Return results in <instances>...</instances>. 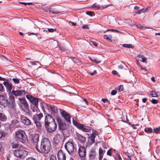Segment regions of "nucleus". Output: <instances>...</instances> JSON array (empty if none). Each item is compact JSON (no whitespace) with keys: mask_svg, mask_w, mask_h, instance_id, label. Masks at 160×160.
I'll use <instances>...</instances> for the list:
<instances>
[{"mask_svg":"<svg viewBox=\"0 0 160 160\" xmlns=\"http://www.w3.org/2000/svg\"><path fill=\"white\" fill-rule=\"evenodd\" d=\"M26 97L31 103L34 105L36 107L38 108V98L34 97L32 95L30 94L27 95Z\"/></svg>","mask_w":160,"mask_h":160,"instance_id":"6e6552de","label":"nucleus"},{"mask_svg":"<svg viewBox=\"0 0 160 160\" xmlns=\"http://www.w3.org/2000/svg\"><path fill=\"white\" fill-rule=\"evenodd\" d=\"M73 123L79 129H81L83 131L87 132L88 131V129L87 128L86 126H85L83 125L79 124L77 122H74Z\"/></svg>","mask_w":160,"mask_h":160,"instance_id":"4468645a","label":"nucleus"},{"mask_svg":"<svg viewBox=\"0 0 160 160\" xmlns=\"http://www.w3.org/2000/svg\"><path fill=\"white\" fill-rule=\"evenodd\" d=\"M21 122L23 124L29 126L31 124V122L30 120L24 115H21L20 117Z\"/></svg>","mask_w":160,"mask_h":160,"instance_id":"9d476101","label":"nucleus"},{"mask_svg":"<svg viewBox=\"0 0 160 160\" xmlns=\"http://www.w3.org/2000/svg\"><path fill=\"white\" fill-rule=\"evenodd\" d=\"M97 132L95 131H93L91 137L95 138L97 134Z\"/></svg>","mask_w":160,"mask_h":160,"instance_id":"de8ad7c7","label":"nucleus"},{"mask_svg":"<svg viewBox=\"0 0 160 160\" xmlns=\"http://www.w3.org/2000/svg\"><path fill=\"white\" fill-rule=\"evenodd\" d=\"M90 59L93 62L97 63H99L101 62V61L98 59L97 60L96 59H92L91 58H90Z\"/></svg>","mask_w":160,"mask_h":160,"instance_id":"f704fd0d","label":"nucleus"},{"mask_svg":"<svg viewBox=\"0 0 160 160\" xmlns=\"http://www.w3.org/2000/svg\"><path fill=\"white\" fill-rule=\"evenodd\" d=\"M48 31L49 32H54V31H56V29H55L49 28V29H48Z\"/></svg>","mask_w":160,"mask_h":160,"instance_id":"c03bdc74","label":"nucleus"},{"mask_svg":"<svg viewBox=\"0 0 160 160\" xmlns=\"http://www.w3.org/2000/svg\"><path fill=\"white\" fill-rule=\"evenodd\" d=\"M91 42L95 46H97V44L96 42V41L94 40L91 41Z\"/></svg>","mask_w":160,"mask_h":160,"instance_id":"09e8293b","label":"nucleus"},{"mask_svg":"<svg viewBox=\"0 0 160 160\" xmlns=\"http://www.w3.org/2000/svg\"><path fill=\"white\" fill-rule=\"evenodd\" d=\"M39 136L38 134H36L32 137V142L37 143L39 140Z\"/></svg>","mask_w":160,"mask_h":160,"instance_id":"6ab92c4d","label":"nucleus"},{"mask_svg":"<svg viewBox=\"0 0 160 160\" xmlns=\"http://www.w3.org/2000/svg\"><path fill=\"white\" fill-rule=\"evenodd\" d=\"M141 12H142V11H141V10L140 11L139 10V11H138V12H135V14L134 15V16L136 14H141Z\"/></svg>","mask_w":160,"mask_h":160,"instance_id":"13d9d810","label":"nucleus"},{"mask_svg":"<svg viewBox=\"0 0 160 160\" xmlns=\"http://www.w3.org/2000/svg\"><path fill=\"white\" fill-rule=\"evenodd\" d=\"M50 160H57L56 156L54 155H51Z\"/></svg>","mask_w":160,"mask_h":160,"instance_id":"4c0bfd02","label":"nucleus"},{"mask_svg":"<svg viewBox=\"0 0 160 160\" xmlns=\"http://www.w3.org/2000/svg\"><path fill=\"white\" fill-rule=\"evenodd\" d=\"M57 124L55 121L51 122L45 125V127L47 130L49 132H52L54 131L57 128Z\"/></svg>","mask_w":160,"mask_h":160,"instance_id":"0eeeda50","label":"nucleus"},{"mask_svg":"<svg viewBox=\"0 0 160 160\" xmlns=\"http://www.w3.org/2000/svg\"><path fill=\"white\" fill-rule=\"evenodd\" d=\"M105 151L102 149L100 148L99 150V160H102L103 155L104 153L105 152Z\"/></svg>","mask_w":160,"mask_h":160,"instance_id":"412c9836","label":"nucleus"},{"mask_svg":"<svg viewBox=\"0 0 160 160\" xmlns=\"http://www.w3.org/2000/svg\"><path fill=\"white\" fill-rule=\"evenodd\" d=\"M82 28L83 29H89L88 26L87 25H83L82 26Z\"/></svg>","mask_w":160,"mask_h":160,"instance_id":"5fc2aeb1","label":"nucleus"},{"mask_svg":"<svg viewBox=\"0 0 160 160\" xmlns=\"http://www.w3.org/2000/svg\"><path fill=\"white\" fill-rule=\"evenodd\" d=\"M151 102L153 104H156L158 102V100L153 99L151 100Z\"/></svg>","mask_w":160,"mask_h":160,"instance_id":"a19ab883","label":"nucleus"},{"mask_svg":"<svg viewBox=\"0 0 160 160\" xmlns=\"http://www.w3.org/2000/svg\"><path fill=\"white\" fill-rule=\"evenodd\" d=\"M107 31H112L114 32H119L118 30H116V29H108L107 30Z\"/></svg>","mask_w":160,"mask_h":160,"instance_id":"4d7b16f0","label":"nucleus"},{"mask_svg":"<svg viewBox=\"0 0 160 160\" xmlns=\"http://www.w3.org/2000/svg\"><path fill=\"white\" fill-rule=\"evenodd\" d=\"M12 124L15 128H18L20 127V122L16 119L12 120Z\"/></svg>","mask_w":160,"mask_h":160,"instance_id":"aec40b11","label":"nucleus"},{"mask_svg":"<svg viewBox=\"0 0 160 160\" xmlns=\"http://www.w3.org/2000/svg\"><path fill=\"white\" fill-rule=\"evenodd\" d=\"M20 3L22 4H24L25 5H32V4H33L32 2L26 3V2H20Z\"/></svg>","mask_w":160,"mask_h":160,"instance_id":"8fccbe9b","label":"nucleus"},{"mask_svg":"<svg viewBox=\"0 0 160 160\" xmlns=\"http://www.w3.org/2000/svg\"><path fill=\"white\" fill-rule=\"evenodd\" d=\"M26 160H36L35 159H34L32 157H29L27 158Z\"/></svg>","mask_w":160,"mask_h":160,"instance_id":"bf43d9fd","label":"nucleus"},{"mask_svg":"<svg viewBox=\"0 0 160 160\" xmlns=\"http://www.w3.org/2000/svg\"><path fill=\"white\" fill-rule=\"evenodd\" d=\"M103 37L105 39H107L109 41L112 42L111 39L109 38L106 35H104Z\"/></svg>","mask_w":160,"mask_h":160,"instance_id":"37998d69","label":"nucleus"},{"mask_svg":"<svg viewBox=\"0 0 160 160\" xmlns=\"http://www.w3.org/2000/svg\"><path fill=\"white\" fill-rule=\"evenodd\" d=\"M117 92V91L116 90H113L112 91L111 94L112 95H114L116 94Z\"/></svg>","mask_w":160,"mask_h":160,"instance_id":"3c124183","label":"nucleus"},{"mask_svg":"<svg viewBox=\"0 0 160 160\" xmlns=\"http://www.w3.org/2000/svg\"><path fill=\"white\" fill-rule=\"evenodd\" d=\"M123 86L122 85H120L118 87V90L119 92H121L123 90Z\"/></svg>","mask_w":160,"mask_h":160,"instance_id":"a18cd8bd","label":"nucleus"},{"mask_svg":"<svg viewBox=\"0 0 160 160\" xmlns=\"http://www.w3.org/2000/svg\"><path fill=\"white\" fill-rule=\"evenodd\" d=\"M3 90V87L1 84H0V92L2 91Z\"/></svg>","mask_w":160,"mask_h":160,"instance_id":"603ef678","label":"nucleus"},{"mask_svg":"<svg viewBox=\"0 0 160 160\" xmlns=\"http://www.w3.org/2000/svg\"><path fill=\"white\" fill-rule=\"evenodd\" d=\"M140 67L142 70H144L146 71H147V70L146 68H143L141 65H140Z\"/></svg>","mask_w":160,"mask_h":160,"instance_id":"680f3d73","label":"nucleus"},{"mask_svg":"<svg viewBox=\"0 0 160 160\" xmlns=\"http://www.w3.org/2000/svg\"><path fill=\"white\" fill-rule=\"evenodd\" d=\"M12 93L16 96H19L22 95L24 94V90H12Z\"/></svg>","mask_w":160,"mask_h":160,"instance_id":"dca6fc26","label":"nucleus"},{"mask_svg":"<svg viewBox=\"0 0 160 160\" xmlns=\"http://www.w3.org/2000/svg\"><path fill=\"white\" fill-rule=\"evenodd\" d=\"M151 80L152 81H153L154 82H155V81H156L155 79L153 77H152L151 78Z\"/></svg>","mask_w":160,"mask_h":160,"instance_id":"774afa93","label":"nucleus"},{"mask_svg":"<svg viewBox=\"0 0 160 160\" xmlns=\"http://www.w3.org/2000/svg\"><path fill=\"white\" fill-rule=\"evenodd\" d=\"M4 137V135L3 134V132L2 130H0V139L3 136Z\"/></svg>","mask_w":160,"mask_h":160,"instance_id":"49530a36","label":"nucleus"},{"mask_svg":"<svg viewBox=\"0 0 160 160\" xmlns=\"http://www.w3.org/2000/svg\"><path fill=\"white\" fill-rule=\"evenodd\" d=\"M70 22L72 24L73 26H76V23H75L74 22H72L71 21H70Z\"/></svg>","mask_w":160,"mask_h":160,"instance_id":"69168bd1","label":"nucleus"},{"mask_svg":"<svg viewBox=\"0 0 160 160\" xmlns=\"http://www.w3.org/2000/svg\"><path fill=\"white\" fill-rule=\"evenodd\" d=\"M96 152L95 151L92 150H91L90 152L89 157L91 159H93L96 157Z\"/></svg>","mask_w":160,"mask_h":160,"instance_id":"4be33fe9","label":"nucleus"},{"mask_svg":"<svg viewBox=\"0 0 160 160\" xmlns=\"http://www.w3.org/2000/svg\"><path fill=\"white\" fill-rule=\"evenodd\" d=\"M65 148L69 154L73 153L74 152L75 147L73 143L71 142H68L65 144Z\"/></svg>","mask_w":160,"mask_h":160,"instance_id":"423d86ee","label":"nucleus"},{"mask_svg":"<svg viewBox=\"0 0 160 160\" xmlns=\"http://www.w3.org/2000/svg\"><path fill=\"white\" fill-rule=\"evenodd\" d=\"M83 101L85 102L86 104L87 105H88V102L86 99H85V98L84 99Z\"/></svg>","mask_w":160,"mask_h":160,"instance_id":"338daca9","label":"nucleus"},{"mask_svg":"<svg viewBox=\"0 0 160 160\" xmlns=\"http://www.w3.org/2000/svg\"><path fill=\"white\" fill-rule=\"evenodd\" d=\"M95 138L93 137H90L89 138V141L90 142V144H92L94 142Z\"/></svg>","mask_w":160,"mask_h":160,"instance_id":"2f4dec72","label":"nucleus"},{"mask_svg":"<svg viewBox=\"0 0 160 160\" xmlns=\"http://www.w3.org/2000/svg\"><path fill=\"white\" fill-rule=\"evenodd\" d=\"M62 114L67 121L68 122H71V117L68 113H67L65 111H63L62 112Z\"/></svg>","mask_w":160,"mask_h":160,"instance_id":"f3484780","label":"nucleus"},{"mask_svg":"<svg viewBox=\"0 0 160 160\" xmlns=\"http://www.w3.org/2000/svg\"><path fill=\"white\" fill-rule=\"evenodd\" d=\"M16 136L18 140L22 142H24L27 139L25 132L22 130H19L16 133Z\"/></svg>","mask_w":160,"mask_h":160,"instance_id":"f03ea898","label":"nucleus"},{"mask_svg":"<svg viewBox=\"0 0 160 160\" xmlns=\"http://www.w3.org/2000/svg\"><path fill=\"white\" fill-rule=\"evenodd\" d=\"M48 10L50 12L53 14H58V13H59V12H60L58 11H56V10H51V8H49L46 9H45V11L46 12H47Z\"/></svg>","mask_w":160,"mask_h":160,"instance_id":"a878e982","label":"nucleus"},{"mask_svg":"<svg viewBox=\"0 0 160 160\" xmlns=\"http://www.w3.org/2000/svg\"><path fill=\"white\" fill-rule=\"evenodd\" d=\"M150 8H147L145 9H142L141 10V11H142V13H145L148 12V11L149 9Z\"/></svg>","mask_w":160,"mask_h":160,"instance_id":"e433bc0d","label":"nucleus"},{"mask_svg":"<svg viewBox=\"0 0 160 160\" xmlns=\"http://www.w3.org/2000/svg\"><path fill=\"white\" fill-rule=\"evenodd\" d=\"M112 149H109L107 151V154L109 156H111L112 154Z\"/></svg>","mask_w":160,"mask_h":160,"instance_id":"ea45409f","label":"nucleus"},{"mask_svg":"<svg viewBox=\"0 0 160 160\" xmlns=\"http://www.w3.org/2000/svg\"><path fill=\"white\" fill-rule=\"evenodd\" d=\"M92 7L95 9H99L101 8V7L99 5L96 4H94Z\"/></svg>","mask_w":160,"mask_h":160,"instance_id":"c9c22d12","label":"nucleus"},{"mask_svg":"<svg viewBox=\"0 0 160 160\" xmlns=\"http://www.w3.org/2000/svg\"><path fill=\"white\" fill-rule=\"evenodd\" d=\"M59 126L60 129L61 130H65L66 128V126L65 125L63 124L62 123H59Z\"/></svg>","mask_w":160,"mask_h":160,"instance_id":"bb28decb","label":"nucleus"},{"mask_svg":"<svg viewBox=\"0 0 160 160\" xmlns=\"http://www.w3.org/2000/svg\"><path fill=\"white\" fill-rule=\"evenodd\" d=\"M61 139V137L59 133H57L55 135L53 138V140L55 143H58L60 141Z\"/></svg>","mask_w":160,"mask_h":160,"instance_id":"a211bd4d","label":"nucleus"},{"mask_svg":"<svg viewBox=\"0 0 160 160\" xmlns=\"http://www.w3.org/2000/svg\"><path fill=\"white\" fill-rule=\"evenodd\" d=\"M54 121H55L54 119L50 114H47L46 115L45 120V125Z\"/></svg>","mask_w":160,"mask_h":160,"instance_id":"f8f14e48","label":"nucleus"},{"mask_svg":"<svg viewBox=\"0 0 160 160\" xmlns=\"http://www.w3.org/2000/svg\"><path fill=\"white\" fill-rule=\"evenodd\" d=\"M123 47L127 48H133L134 46L131 44H123L122 45Z\"/></svg>","mask_w":160,"mask_h":160,"instance_id":"c85d7f7f","label":"nucleus"},{"mask_svg":"<svg viewBox=\"0 0 160 160\" xmlns=\"http://www.w3.org/2000/svg\"><path fill=\"white\" fill-rule=\"evenodd\" d=\"M147 100V99L146 98H144L142 99V101L143 102H145Z\"/></svg>","mask_w":160,"mask_h":160,"instance_id":"0e129e2a","label":"nucleus"},{"mask_svg":"<svg viewBox=\"0 0 160 160\" xmlns=\"http://www.w3.org/2000/svg\"><path fill=\"white\" fill-rule=\"evenodd\" d=\"M19 106L21 109L26 113H29L28 105L26 100L23 98H19Z\"/></svg>","mask_w":160,"mask_h":160,"instance_id":"20e7f679","label":"nucleus"},{"mask_svg":"<svg viewBox=\"0 0 160 160\" xmlns=\"http://www.w3.org/2000/svg\"><path fill=\"white\" fill-rule=\"evenodd\" d=\"M12 80L13 81L16 83L18 84L19 83V79L18 78H13Z\"/></svg>","mask_w":160,"mask_h":160,"instance_id":"58836bf2","label":"nucleus"},{"mask_svg":"<svg viewBox=\"0 0 160 160\" xmlns=\"http://www.w3.org/2000/svg\"><path fill=\"white\" fill-rule=\"evenodd\" d=\"M78 139L80 140L82 142H84L86 141V138L82 136L81 135L78 134L77 135Z\"/></svg>","mask_w":160,"mask_h":160,"instance_id":"b1692460","label":"nucleus"},{"mask_svg":"<svg viewBox=\"0 0 160 160\" xmlns=\"http://www.w3.org/2000/svg\"><path fill=\"white\" fill-rule=\"evenodd\" d=\"M112 73L114 75H116L117 74V72L115 70L113 71L112 72Z\"/></svg>","mask_w":160,"mask_h":160,"instance_id":"e2e57ef3","label":"nucleus"},{"mask_svg":"<svg viewBox=\"0 0 160 160\" xmlns=\"http://www.w3.org/2000/svg\"><path fill=\"white\" fill-rule=\"evenodd\" d=\"M93 13V12L92 11H87L86 12V14L90 16H92Z\"/></svg>","mask_w":160,"mask_h":160,"instance_id":"79ce46f5","label":"nucleus"},{"mask_svg":"<svg viewBox=\"0 0 160 160\" xmlns=\"http://www.w3.org/2000/svg\"><path fill=\"white\" fill-rule=\"evenodd\" d=\"M12 148H18L20 147L19 145L17 143H12Z\"/></svg>","mask_w":160,"mask_h":160,"instance_id":"c756f323","label":"nucleus"},{"mask_svg":"<svg viewBox=\"0 0 160 160\" xmlns=\"http://www.w3.org/2000/svg\"><path fill=\"white\" fill-rule=\"evenodd\" d=\"M37 61H30V63L32 65H35L36 64V63H37Z\"/></svg>","mask_w":160,"mask_h":160,"instance_id":"864d4df0","label":"nucleus"},{"mask_svg":"<svg viewBox=\"0 0 160 160\" xmlns=\"http://www.w3.org/2000/svg\"><path fill=\"white\" fill-rule=\"evenodd\" d=\"M57 156L58 160H66L65 153L62 150H59L58 152Z\"/></svg>","mask_w":160,"mask_h":160,"instance_id":"9b49d317","label":"nucleus"},{"mask_svg":"<svg viewBox=\"0 0 160 160\" xmlns=\"http://www.w3.org/2000/svg\"><path fill=\"white\" fill-rule=\"evenodd\" d=\"M43 117V115L42 113H40L39 114H36L33 115L32 117V120L34 121L36 126L38 128H40L41 127L40 121Z\"/></svg>","mask_w":160,"mask_h":160,"instance_id":"7ed1b4c3","label":"nucleus"},{"mask_svg":"<svg viewBox=\"0 0 160 160\" xmlns=\"http://www.w3.org/2000/svg\"><path fill=\"white\" fill-rule=\"evenodd\" d=\"M97 73L96 70H95L93 72H90L89 74L91 75H93Z\"/></svg>","mask_w":160,"mask_h":160,"instance_id":"6e6d98bb","label":"nucleus"},{"mask_svg":"<svg viewBox=\"0 0 160 160\" xmlns=\"http://www.w3.org/2000/svg\"><path fill=\"white\" fill-rule=\"evenodd\" d=\"M136 26L138 28L140 29H145L147 28L146 27L140 25H136Z\"/></svg>","mask_w":160,"mask_h":160,"instance_id":"7c9ffc66","label":"nucleus"},{"mask_svg":"<svg viewBox=\"0 0 160 160\" xmlns=\"http://www.w3.org/2000/svg\"><path fill=\"white\" fill-rule=\"evenodd\" d=\"M0 104L4 107H7L8 105V101L4 96H0Z\"/></svg>","mask_w":160,"mask_h":160,"instance_id":"ddd939ff","label":"nucleus"},{"mask_svg":"<svg viewBox=\"0 0 160 160\" xmlns=\"http://www.w3.org/2000/svg\"><path fill=\"white\" fill-rule=\"evenodd\" d=\"M78 154L80 157L83 158L86 154V148L84 146H80L78 150Z\"/></svg>","mask_w":160,"mask_h":160,"instance_id":"1a4fd4ad","label":"nucleus"},{"mask_svg":"<svg viewBox=\"0 0 160 160\" xmlns=\"http://www.w3.org/2000/svg\"><path fill=\"white\" fill-rule=\"evenodd\" d=\"M160 131V126L158 128L154 129L153 132L157 134Z\"/></svg>","mask_w":160,"mask_h":160,"instance_id":"473e14b6","label":"nucleus"},{"mask_svg":"<svg viewBox=\"0 0 160 160\" xmlns=\"http://www.w3.org/2000/svg\"><path fill=\"white\" fill-rule=\"evenodd\" d=\"M28 152L25 150L16 149L14 150L13 153L14 155L18 158H24L28 154Z\"/></svg>","mask_w":160,"mask_h":160,"instance_id":"39448f33","label":"nucleus"},{"mask_svg":"<svg viewBox=\"0 0 160 160\" xmlns=\"http://www.w3.org/2000/svg\"><path fill=\"white\" fill-rule=\"evenodd\" d=\"M150 94L151 95L152 97H157L158 96V94L155 91H150L149 92Z\"/></svg>","mask_w":160,"mask_h":160,"instance_id":"cd10ccee","label":"nucleus"},{"mask_svg":"<svg viewBox=\"0 0 160 160\" xmlns=\"http://www.w3.org/2000/svg\"><path fill=\"white\" fill-rule=\"evenodd\" d=\"M142 62H145L147 60V59L146 58H145V57H143L142 58Z\"/></svg>","mask_w":160,"mask_h":160,"instance_id":"052dcab7","label":"nucleus"},{"mask_svg":"<svg viewBox=\"0 0 160 160\" xmlns=\"http://www.w3.org/2000/svg\"><path fill=\"white\" fill-rule=\"evenodd\" d=\"M51 143L47 138H43L41 142L40 146H36V148L37 151L41 153H48L50 150Z\"/></svg>","mask_w":160,"mask_h":160,"instance_id":"f257e3e1","label":"nucleus"},{"mask_svg":"<svg viewBox=\"0 0 160 160\" xmlns=\"http://www.w3.org/2000/svg\"><path fill=\"white\" fill-rule=\"evenodd\" d=\"M48 107H49L52 113L55 114L57 112V109L56 107L53 105H48Z\"/></svg>","mask_w":160,"mask_h":160,"instance_id":"5701e85b","label":"nucleus"},{"mask_svg":"<svg viewBox=\"0 0 160 160\" xmlns=\"http://www.w3.org/2000/svg\"><path fill=\"white\" fill-rule=\"evenodd\" d=\"M144 131L145 132H152V130L151 128H145Z\"/></svg>","mask_w":160,"mask_h":160,"instance_id":"72a5a7b5","label":"nucleus"},{"mask_svg":"<svg viewBox=\"0 0 160 160\" xmlns=\"http://www.w3.org/2000/svg\"><path fill=\"white\" fill-rule=\"evenodd\" d=\"M3 84L7 88L8 92L9 93H10L12 89V84L7 82H3Z\"/></svg>","mask_w":160,"mask_h":160,"instance_id":"2eb2a0df","label":"nucleus"},{"mask_svg":"<svg viewBox=\"0 0 160 160\" xmlns=\"http://www.w3.org/2000/svg\"><path fill=\"white\" fill-rule=\"evenodd\" d=\"M7 119V116L4 113L0 112V120L2 121H5Z\"/></svg>","mask_w":160,"mask_h":160,"instance_id":"393cba45","label":"nucleus"}]
</instances>
